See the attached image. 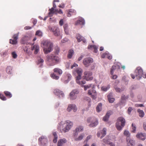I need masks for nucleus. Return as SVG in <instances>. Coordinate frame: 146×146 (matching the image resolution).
<instances>
[{
    "label": "nucleus",
    "mask_w": 146,
    "mask_h": 146,
    "mask_svg": "<svg viewBox=\"0 0 146 146\" xmlns=\"http://www.w3.org/2000/svg\"><path fill=\"white\" fill-rule=\"evenodd\" d=\"M110 87H108L106 86H102V90L104 91H106Z\"/></svg>",
    "instance_id": "nucleus-47"
},
{
    "label": "nucleus",
    "mask_w": 146,
    "mask_h": 146,
    "mask_svg": "<svg viewBox=\"0 0 146 146\" xmlns=\"http://www.w3.org/2000/svg\"><path fill=\"white\" fill-rule=\"evenodd\" d=\"M63 27H64V31H65V32H66V31L67 30V29H68V24H64Z\"/></svg>",
    "instance_id": "nucleus-52"
},
{
    "label": "nucleus",
    "mask_w": 146,
    "mask_h": 146,
    "mask_svg": "<svg viewBox=\"0 0 146 146\" xmlns=\"http://www.w3.org/2000/svg\"><path fill=\"white\" fill-rule=\"evenodd\" d=\"M24 51L27 54H29V51L28 50V48H27V47H25L24 49Z\"/></svg>",
    "instance_id": "nucleus-57"
},
{
    "label": "nucleus",
    "mask_w": 146,
    "mask_h": 146,
    "mask_svg": "<svg viewBox=\"0 0 146 146\" xmlns=\"http://www.w3.org/2000/svg\"><path fill=\"white\" fill-rule=\"evenodd\" d=\"M135 106L136 107H142L144 106L143 104H135Z\"/></svg>",
    "instance_id": "nucleus-58"
},
{
    "label": "nucleus",
    "mask_w": 146,
    "mask_h": 146,
    "mask_svg": "<svg viewBox=\"0 0 146 146\" xmlns=\"http://www.w3.org/2000/svg\"><path fill=\"white\" fill-rule=\"evenodd\" d=\"M88 123H90L88 126L90 127H94L96 126L98 124V120L94 117H89L87 119Z\"/></svg>",
    "instance_id": "nucleus-6"
},
{
    "label": "nucleus",
    "mask_w": 146,
    "mask_h": 146,
    "mask_svg": "<svg viewBox=\"0 0 146 146\" xmlns=\"http://www.w3.org/2000/svg\"><path fill=\"white\" fill-rule=\"evenodd\" d=\"M143 74V71L141 67H139L137 68L135 70V75L131 74V76L132 78H135V76L138 80L140 79L142 77Z\"/></svg>",
    "instance_id": "nucleus-5"
},
{
    "label": "nucleus",
    "mask_w": 146,
    "mask_h": 146,
    "mask_svg": "<svg viewBox=\"0 0 146 146\" xmlns=\"http://www.w3.org/2000/svg\"><path fill=\"white\" fill-rule=\"evenodd\" d=\"M50 76L53 79H54L56 80H57L59 78V76L56 75L53 73L51 74L50 75Z\"/></svg>",
    "instance_id": "nucleus-36"
},
{
    "label": "nucleus",
    "mask_w": 146,
    "mask_h": 146,
    "mask_svg": "<svg viewBox=\"0 0 146 146\" xmlns=\"http://www.w3.org/2000/svg\"><path fill=\"white\" fill-rule=\"evenodd\" d=\"M46 57V61L50 66H53L59 63L61 60L60 59L58 56L53 54L47 55Z\"/></svg>",
    "instance_id": "nucleus-2"
},
{
    "label": "nucleus",
    "mask_w": 146,
    "mask_h": 146,
    "mask_svg": "<svg viewBox=\"0 0 146 146\" xmlns=\"http://www.w3.org/2000/svg\"><path fill=\"white\" fill-rule=\"evenodd\" d=\"M66 141H67L65 139H60L58 141L57 146H63V144Z\"/></svg>",
    "instance_id": "nucleus-23"
},
{
    "label": "nucleus",
    "mask_w": 146,
    "mask_h": 146,
    "mask_svg": "<svg viewBox=\"0 0 146 146\" xmlns=\"http://www.w3.org/2000/svg\"><path fill=\"white\" fill-rule=\"evenodd\" d=\"M31 27L29 26H26L24 27V29L26 30L30 29Z\"/></svg>",
    "instance_id": "nucleus-62"
},
{
    "label": "nucleus",
    "mask_w": 146,
    "mask_h": 146,
    "mask_svg": "<svg viewBox=\"0 0 146 146\" xmlns=\"http://www.w3.org/2000/svg\"><path fill=\"white\" fill-rule=\"evenodd\" d=\"M93 48L94 49V52L95 53H97L98 52V47L94 45Z\"/></svg>",
    "instance_id": "nucleus-49"
},
{
    "label": "nucleus",
    "mask_w": 146,
    "mask_h": 146,
    "mask_svg": "<svg viewBox=\"0 0 146 146\" xmlns=\"http://www.w3.org/2000/svg\"><path fill=\"white\" fill-rule=\"evenodd\" d=\"M108 144H109L110 146H115V144L112 142H109Z\"/></svg>",
    "instance_id": "nucleus-64"
},
{
    "label": "nucleus",
    "mask_w": 146,
    "mask_h": 146,
    "mask_svg": "<svg viewBox=\"0 0 146 146\" xmlns=\"http://www.w3.org/2000/svg\"><path fill=\"white\" fill-rule=\"evenodd\" d=\"M79 93V91L77 90H72L70 93V98L71 100L75 99L77 97V94Z\"/></svg>",
    "instance_id": "nucleus-12"
},
{
    "label": "nucleus",
    "mask_w": 146,
    "mask_h": 146,
    "mask_svg": "<svg viewBox=\"0 0 146 146\" xmlns=\"http://www.w3.org/2000/svg\"><path fill=\"white\" fill-rule=\"evenodd\" d=\"M85 23V21L84 19L82 17H80L78 20L77 21L75 24L76 25H84Z\"/></svg>",
    "instance_id": "nucleus-22"
},
{
    "label": "nucleus",
    "mask_w": 146,
    "mask_h": 146,
    "mask_svg": "<svg viewBox=\"0 0 146 146\" xmlns=\"http://www.w3.org/2000/svg\"><path fill=\"white\" fill-rule=\"evenodd\" d=\"M72 72L74 75H77L76 77H78L79 76L80 77L82 76L83 70L80 68H77L74 69Z\"/></svg>",
    "instance_id": "nucleus-10"
},
{
    "label": "nucleus",
    "mask_w": 146,
    "mask_h": 146,
    "mask_svg": "<svg viewBox=\"0 0 146 146\" xmlns=\"http://www.w3.org/2000/svg\"><path fill=\"white\" fill-rule=\"evenodd\" d=\"M54 93L55 95H57L58 96L61 95L62 97H64V94L63 92L61 91L60 90L57 89H55L54 90Z\"/></svg>",
    "instance_id": "nucleus-19"
},
{
    "label": "nucleus",
    "mask_w": 146,
    "mask_h": 146,
    "mask_svg": "<svg viewBox=\"0 0 146 146\" xmlns=\"http://www.w3.org/2000/svg\"><path fill=\"white\" fill-rule=\"evenodd\" d=\"M130 138H129V140H128L129 142L130 143V145L132 146H133L135 144V141H134L130 139Z\"/></svg>",
    "instance_id": "nucleus-41"
},
{
    "label": "nucleus",
    "mask_w": 146,
    "mask_h": 146,
    "mask_svg": "<svg viewBox=\"0 0 146 146\" xmlns=\"http://www.w3.org/2000/svg\"><path fill=\"white\" fill-rule=\"evenodd\" d=\"M109 118L108 116L106 115L103 117V120L104 121H107L108 120Z\"/></svg>",
    "instance_id": "nucleus-54"
},
{
    "label": "nucleus",
    "mask_w": 146,
    "mask_h": 146,
    "mask_svg": "<svg viewBox=\"0 0 146 146\" xmlns=\"http://www.w3.org/2000/svg\"><path fill=\"white\" fill-rule=\"evenodd\" d=\"M49 30L52 31L54 36H59V39H60L62 38V36L60 35V30L59 28L56 27H51V26L49 27Z\"/></svg>",
    "instance_id": "nucleus-7"
},
{
    "label": "nucleus",
    "mask_w": 146,
    "mask_h": 146,
    "mask_svg": "<svg viewBox=\"0 0 146 146\" xmlns=\"http://www.w3.org/2000/svg\"><path fill=\"white\" fill-rule=\"evenodd\" d=\"M143 127L144 130L146 131V123L145 122L143 124Z\"/></svg>",
    "instance_id": "nucleus-63"
},
{
    "label": "nucleus",
    "mask_w": 146,
    "mask_h": 146,
    "mask_svg": "<svg viewBox=\"0 0 146 146\" xmlns=\"http://www.w3.org/2000/svg\"><path fill=\"white\" fill-rule=\"evenodd\" d=\"M89 95L93 99H95L96 98L97 93L96 91L94 89L89 90L88 92Z\"/></svg>",
    "instance_id": "nucleus-14"
},
{
    "label": "nucleus",
    "mask_w": 146,
    "mask_h": 146,
    "mask_svg": "<svg viewBox=\"0 0 146 146\" xmlns=\"http://www.w3.org/2000/svg\"><path fill=\"white\" fill-rule=\"evenodd\" d=\"M93 62V60L92 58H86L84 59L83 63L85 67H88Z\"/></svg>",
    "instance_id": "nucleus-9"
},
{
    "label": "nucleus",
    "mask_w": 146,
    "mask_h": 146,
    "mask_svg": "<svg viewBox=\"0 0 146 146\" xmlns=\"http://www.w3.org/2000/svg\"><path fill=\"white\" fill-rule=\"evenodd\" d=\"M137 111L138 113L139 116L140 117H144L145 113L143 110L138 109L137 110Z\"/></svg>",
    "instance_id": "nucleus-27"
},
{
    "label": "nucleus",
    "mask_w": 146,
    "mask_h": 146,
    "mask_svg": "<svg viewBox=\"0 0 146 146\" xmlns=\"http://www.w3.org/2000/svg\"><path fill=\"white\" fill-rule=\"evenodd\" d=\"M84 136V134L82 133L80 134L78 137L75 139V140L76 141H80L82 140Z\"/></svg>",
    "instance_id": "nucleus-34"
},
{
    "label": "nucleus",
    "mask_w": 146,
    "mask_h": 146,
    "mask_svg": "<svg viewBox=\"0 0 146 146\" xmlns=\"http://www.w3.org/2000/svg\"><path fill=\"white\" fill-rule=\"evenodd\" d=\"M68 39L67 38H64L61 40L62 42L64 43L67 42L68 41Z\"/></svg>",
    "instance_id": "nucleus-59"
},
{
    "label": "nucleus",
    "mask_w": 146,
    "mask_h": 146,
    "mask_svg": "<svg viewBox=\"0 0 146 146\" xmlns=\"http://www.w3.org/2000/svg\"><path fill=\"white\" fill-rule=\"evenodd\" d=\"M28 37L27 36H25L21 40V43L22 44H25L28 41Z\"/></svg>",
    "instance_id": "nucleus-31"
},
{
    "label": "nucleus",
    "mask_w": 146,
    "mask_h": 146,
    "mask_svg": "<svg viewBox=\"0 0 146 146\" xmlns=\"http://www.w3.org/2000/svg\"><path fill=\"white\" fill-rule=\"evenodd\" d=\"M91 85L92 84H90L88 85L84 86V90H86L87 89L89 88L91 86Z\"/></svg>",
    "instance_id": "nucleus-48"
},
{
    "label": "nucleus",
    "mask_w": 146,
    "mask_h": 146,
    "mask_svg": "<svg viewBox=\"0 0 146 146\" xmlns=\"http://www.w3.org/2000/svg\"><path fill=\"white\" fill-rule=\"evenodd\" d=\"M106 134V129L104 128L103 130L101 131L100 132H98L97 133V135L98 137H100L101 139Z\"/></svg>",
    "instance_id": "nucleus-15"
},
{
    "label": "nucleus",
    "mask_w": 146,
    "mask_h": 146,
    "mask_svg": "<svg viewBox=\"0 0 146 146\" xmlns=\"http://www.w3.org/2000/svg\"><path fill=\"white\" fill-rule=\"evenodd\" d=\"M115 88L116 90V91L117 92H119L122 90H121L120 88H117V87H115Z\"/></svg>",
    "instance_id": "nucleus-56"
},
{
    "label": "nucleus",
    "mask_w": 146,
    "mask_h": 146,
    "mask_svg": "<svg viewBox=\"0 0 146 146\" xmlns=\"http://www.w3.org/2000/svg\"><path fill=\"white\" fill-rule=\"evenodd\" d=\"M127 98L125 95H122L121 97V99L123 100H125Z\"/></svg>",
    "instance_id": "nucleus-61"
},
{
    "label": "nucleus",
    "mask_w": 146,
    "mask_h": 146,
    "mask_svg": "<svg viewBox=\"0 0 146 146\" xmlns=\"http://www.w3.org/2000/svg\"><path fill=\"white\" fill-rule=\"evenodd\" d=\"M73 125L72 122L70 121H66L64 123L62 121L59 124L58 129L61 133H66L69 131Z\"/></svg>",
    "instance_id": "nucleus-1"
},
{
    "label": "nucleus",
    "mask_w": 146,
    "mask_h": 146,
    "mask_svg": "<svg viewBox=\"0 0 146 146\" xmlns=\"http://www.w3.org/2000/svg\"><path fill=\"white\" fill-rule=\"evenodd\" d=\"M109 137L107 136L106 138L103 139L102 140L103 142L106 144H108L109 143Z\"/></svg>",
    "instance_id": "nucleus-38"
},
{
    "label": "nucleus",
    "mask_w": 146,
    "mask_h": 146,
    "mask_svg": "<svg viewBox=\"0 0 146 146\" xmlns=\"http://www.w3.org/2000/svg\"><path fill=\"white\" fill-rule=\"evenodd\" d=\"M123 134L126 137V140L128 142V140H129V138H130V133L127 130H125Z\"/></svg>",
    "instance_id": "nucleus-24"
},
{
    "label": "nucleus",
    "mask_w": 146,
    "mask_h": 146,
    "mask_svg": "<svg viewBox=\"0 0 146 146\" xmlns=\"http://www.w3.org/2000/svg\"><path fill=\"white\" fill-rule=\"evenodd\" d=\"M125 120L124 118L121 117H119L115 125L117 129L119 131L121 130L125 126Z\"/></svg>",
    "instance_id": "nucleus-4"
},
{
    "label": "nucleus",
    "mask_w": 146,
    "mask_h": 146,
    "mask_svg": "<svg viewBox=\"0 0 146 146\" xmlns=\"http://www.w3.org/2000/svg\"><path fill=\"white\" fill-rule=\"evenodd\" d=\"M49 12L48 13V15L50 17H51L52 16L51 15V14H52L54 13L56 14V13H55L54 8L53 7H52L51 9H49Z\"/></svg>",
    "instance_id": "nucleus-28"
},
{
    "label": "nucleus",
    "mask_w": 146,
    "mask_h": 146,
    "mask_svg": "<svg viewBox=\"0 0 146 146\" xmlns=\"http://www.w3.org/2000/svg\"><path fill=\"white\" fill-rule=\"evenodd\" d=\"M76 81L77 84L81 85L84 84L86 83L85 80L82 79L81 77H76Z\"/></svg>",
    "instance_id": "nucleus-17"
},
{
    "label": "nucleus",
    "mask_w": 146,
    "mask_h": 146,
    "mask_svg": "<svg viewBox=\"0 0 146 146\" xmlns=\"http://www.w3.org/2000/svg\"><path fill=\"white\" fill-rule=\"evenodd\" d=\"M19 34V33H18L13 35L12 37L13 39H10L9 40V42L10 43L13 44H17V40L18 38Z\"/></svg>",
    "instance_id": "nucleus-11"
},
{
    "label": "nucleus",
    "mask_w": 146,
    "mask_h": 146,
    "mask_svg": "<svg viewBox=\"0 0 146 146\" xmlns=\"http://www.w3.org/2000/svg\"><path fill=\"white\" fill-rule=\"evenodd\" d=\"M73 110L74 112H76L77 110L76 106L74 105H70L68 106L67 110L68 111H70Z\"/></svg>",
    "instance_id": "nucleus-20"
},
{
    "label": "nucleus",
    "mask_w": 146,
    "mask_h": 146,
    "mask_svg": "<svg viewBox=\"0 0 146 146\" xmlns=\"http://www.w3.org/2000/svg\"><path fill=\"white\" fill-rule=\"evenodd\" d=\"M44 62L43 59L40 58L37 60L36 63L37 65H39L40 67H41L43 66Z\"/></svg>",
    "instance_id": "nucleus-25"
},
{
    "label": "nucleus",
    "mask_w": 146,
    "mask_h": 146,
    "mask_svg": "<svg viewBox=\"0 0 146 146\" xmlns=\"http://www.w3.org/2000/svg\"><path fill=\"white\" fill-rule=\"evenodd\" d=\"M132 108L131 107H129L127 110V113L129 114H130L132 111Z\"/></svg>",
    "instance_id": "nucleus-53"
},
{
    "label": "nucleus",
    "mask_w": 146,
    "mask_h": 146,
    "mask_svg": "<svg viewBox=\"0 0 146 146\" xmlns=\"http://www.w3.org/2000/svg\"><path fill=\"white\" fill-rule=\"evenodd\" d=\"M0 98L3 100H6V98L2 94H0Z\"/></svg>",
    "instance_id": "nucleus-45"
},
{
    "label": "nucleus",
    "mask_w": 146,
    "mask_h": 146,
    "mask_svg": "<svg viewBox=\"0 0 146 146\" xmlns=\"http://www.w3.org/2000/svg\"><path fill=\"white\" fill-rule=\"evenodd\" d=\"M116 69V66H113L111 70L110 73L111 74H113V72L115 69Z\"/></svg>",
    "instance_id": "nucleus-42"
},
{
    "label": "nucleus",
    "mask_w": 146,
    "mask_h": 146,
    "mask_svg": "<svg viewBox=\"0 0 146 146\" xmlns=\"http://www.w3.org/2000/svg\"><path fill=\"white\" fill-rule=\"evenodd\" d=\"M108 97L109 101L110 103H112L113 102H114V100H115L113 98H110V96L108 95Z\"/></svg>",
    "instance_id": "nucleus-43"
},
{
    "label": "nucleus",
    "mask_w": 146,
    "mask_h": 146,
    "mask_svg": "<svg viewBox=\"0 0 146 146\" xmlns=\"http://www.w3.org/2000/svg\"><path fill=\"white\" fill-rule=\"evenodd\" d=\"M84 130L83 127L82 125L78 126L75 129V133L80 132L83 131Z\"/></svg>",
    "instance_id": "nucleus-26"
},
{
    "label": "nucleus",
    "mask_w": 146,
    "mask_h": 146,
    "mask_svg": "<svg viewBox=\"0 0 146 146\" xmlns=\"http://www.w3.org/2000/svg\"><path fill=\"white\" fill-rule=\"evenodd\" d=\"M53 135L54 136V139L53 140V142L54 143H56L57 142L58 136L56 132H54L53 133Z\"/></svg>",
    "instance_id": "nucleus-32"
},
{
    "label": "nucleus",
    "mask_w": 146,
    "mask_h": 146,
    "mask_svg": "<svg viewBox=\"0 0 146 146\" xmlns=\"http://www.w3.org/2000/svg\"><path fill=\"white\" fill-rule=\"evenodd\" d=\"M78 42H80L82 41L83 42L85 43L86 42V40L85 39L79 34H77L76 36Z\"/></svg>",
    "instance_id": "nucleus-16"
},
{
    "label": "nucleus",
    "mask_w": 146,
    "mask_h": 146,
    "mask_svg": "<svg viewBox=\"0 0 146 146\" xmlns=\"http://www.w3.org/2000/svg\"><path fill=\"white\" fill-rule=\"evenodd\" d=\"M112 113V111H108L107 113L106 114V115L108 117H109V116L111 115Z\"/></svg>",
    "instance_id": "nucleus-51"
},
{
    "label": "nucleus",
    "mask_w": 146,
    "mask_h": 146,
    "mask_svg": "<svg viewBox=\"0 0 146 146\" xmlns=\"http://www.w3.org/2000/svg\"><path fill=\"white\" fill-rule=\"evenodd\" d=\"M146 134L145 133H139L136 135V137L139 139L143 141L145 139Z\"/></svg>",
    "instance_id": "nucleus-18"
},
{
    "label": "nucleus",
    "mask_w": 146,
    "mask_h": 146,
    "mask_svg": "<svg viewBox=\"0 0 146 146\" xmlns=\"http://www.w3.org/2000/svg\"><path fill=\"white\" fill-rule=\"evenodd\" d=\"M36 35L41 36L42 35V33L40 31H37L36 33Z\"/></svg>",
    "instance_id": "nucleus-44"
},
{
    "label": "nucleus",
    "mask_w": 146,
    "mask_h": 146,
    "mask_svg": "<svg viewBox=\"0 0 146 146\" xmlns=\"http://www.w3.org/2000/svg\"><path fill=\"white\" fill-rule=\"evenodd\" d=\"M47 142V140L46 137L42 136L38 139V143L40 145H45Z\"/></svg>",
    "instance_id": "nucleus-13"
},
{
    "label": "nucleus",
    "mask_w": 146,
    "mask_h": 146,
    "mask_svg": "<svg viewBox=\"0 0 146 146\" xmlns=\"http://www.w3.org/2000/svg\"><path fill=\"white\" fill-rule=\"evenodd\" d=\"M39 47L38 45H35L32 46L31 50H35L34 54H36L38 53L39 51Z\"/></svg>",
    "instance_id": "nucleus-21"
},
{
    "label": "nucleus",
    "mask_w": 146,
    "mask_h": 146,
    "mask_svg": "<svg viewBox=\"0 0 146 146\" xmlns=\"http://www.w3.org/2000/svg\"><path fill=\"white\" fill-rule=\"evenodd\" d=\"M6 96L8 98H10L12 96V95L11 93L7 91H5L4 92Z\"/></svg>",
    "instance_id": "nucleus-35"
},
{
    "label": "nucleus",
    "mask_w": 146,
    "mask_h": 146,
    "mask_svg": "<svg viewBox=\"0 0 146 146\" xmlns=\"http://www.w3.org/2000/svg\"><path fill=\"white\" fill-rule=\"evenodd\" d=\"M68 11H69V12L71 13L72 15H75L76 14V11L73 9H70L68 10Z\"/></svg>",
    "instance_id": "nucleus-40"
},
{
    "label": "nucleus",
    "mask_w": 146,
    "mask_h": 146,
    "mask_svg": "<svg viewBox=\"0 0 146 146\" xmlns=\"http://www.w3.org/2000/svg\"><path fill=\"white\" fill-rule=\"evenodd\" d=\"M64 23V20L63 19H61L59 22V24L60 26H62Z\"/></svg>",
    "instance_id": "nucleus-55"
},
{
    "label": "nucleus",
    "mask_w": 146,
    "mask_h": 146,
    "mask_svg": "<svg viewBox=\"0 0 146 146\" xmlns=\"http://www.w3.org/2000/svg\"><path fill=\"white\" fill-rule=\"evenodd\" d=\"M74 53V51L72 49H71L70 50L68 53V58H71L72 57Z\"/></svg>",
    "instance_id": "nucleus-30"
},
{
    "label": "nucleus",
    "mask_w": 146,
    "mask_h": 146,
    "mask_svg": "<svg viewBox=\"0 0 146 146\" xmlns=\"http://www.w3.org/2000/svg\"><path fill=\"white\" fill-rule=\"evenodd\" d=\"M54 72L58 73L59 75L61 74L62 73V70L58 68H55L54 69Z\"/></svg>",
    "instance_id": "nucleus-29"
},
{
    "label": "nucleus",
    "mask_w": 146,
    "mask_h": 146,
    "mask_svg": "<svg viewBox=\"0 0 146 146\" xmlns=\"http://www.w3.org/2000/svg\"><path fill=\"white\" fill-rule=\"evenodd\" d=\"M12 67L10 66H8L6 69V72L9 74H11L12 72Z\"/></svg>",
    "instance_id": "nucleus-37"
},
{
    "label": "nucleus",
    "mask_w": 146,
    "mask_h": 146,
    "mask_svg": "<svg viewBox=\"0 0 146 146\" xmlns=\"http://www.w3.org/2000/svg\"><path fill=\"white\" fill-rule=\"evenodd\" d=\"M84 78L87 81L91 80L93 79L92 72L90 71H86L84 73Z\"/></svg>",
    "instance_id": "nucleus-8"
},
{
    "label": "nucleus",
    "mask_w": 146,
    "mask_h": 146,
    "mask_svg": "<svg viewBox=\"0 0 146 146\" xmlns=\"http://www.w3.org/2000/svg\"><path fill=\"white\" fill-rule=\"evenodd\" d=\"M55 13H56V14L57 13H59L60 14H63V12L61 9H60L59 10H58V9H55Z\"/></svg>",
    "instance_id": "nucleus-46"
},
{
    "label": "nucleus",
    "mask_w": 146,
    "mask_h": 146,
    "mask_svg": "<svg viewBox=\"0 0 146 146\" xmlns=\"http://www.w3.org/2000/svg\"><path fill=\"white\" fill-rule=\"evenodd\" d=\"M96 109L97 112H100L102 110V104L101 103L98 104L96 108Z\"/></svg>",
    "instance_id": "nucleus-33"
},
{
    "label": "nucleus",
    "mask_w": 146,
    "mask_h": 146,
    "mask_svg": "<svg viewBox=\"0 0 146 146\" xmlns=\"http://www.w3.org/2000/svg\"><path fill=\"white\" fill-rule=\"evenodd\" d=\"M13 57L14 58H16L17 57V55L15 52H13L12 53Z\"/></svg>",
    "instance_id": "nucleus-50"
},
{
    "label": "nucleus",
    "mask_w": 146,
    "mask_h": 146,
    "mask_svg": "<svg viewBox=\"0 0 146 146\" xmlns=\"http://www.w3.org/2000/svg\"><path fill=\"white\" fill-rule=\"evenodd\" d=\"M78 65L77 64L75 63H74L73 65H72L71 67V68L72 69L74 67H78Z\"/></svg>",
    "instance_id": "nucleus-60"
},
{
    "label": "nucleus",
    "mask_w": 146,
    "mask_h": 146,
    "mask_svg": "<svg viewBox=\"0 0 146 146\" xmlns=\"http://www.w3.org/2000/svg\"><path fill=\"white\" fill-rule=\"evenodd\" d=\"M41 44L44 46L43 51L45 54H47L52 50V43L48 40H43L42 41Z\"/></svg>",
    "instance_id": "nucleus-3"
},
{
    "label": "nucleus",
    "mask_w": 146,
    "mask_h": 146,
    "mask_svg": "<svg viewBox=\"0 0 146 146\" xmlns=\"http://www.w3.org/2000/svg\"><path fill=\"white\" fill-rule=\"evenodd\" d=\"M132 132L133 133H135L136 129V125L134 123H133L131 125Z\"/></svg>",
    "instance_id": "nucleus-39"
}]
</instances>
